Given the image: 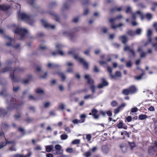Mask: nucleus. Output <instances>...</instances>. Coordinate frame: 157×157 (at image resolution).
<instances>
[{
    "instance_id": "nucleus-1",
    "label": "nucleus",
    "mask_w": 157,
    "mask_h": 157,
    "mask_svg": "<svg viewBox=\"0 0 157 157\" xmlns=\"http://www.w3.org/2000/svg\"><path fill=\"white\" fill-rule=\"evenodd\" d=\"M76 52V50L75 49H72L68 52V54L69 55H72L74 56V58L75 59L82 63L84 67L86 69H88V64L83 59L81 58L77 55H75Z\"/></svg>"
},
{
    "instance_id": "nucleus-2",
    "label": "nucleus",
    "mask_w": 157,
    "mask_h": 157,
    "mask_svg": "<svg viewBox=\"0 0 157 157\" xmlns=\"http://www.w3.org/2000/svg\"><path fill=\"white\" fill-rule=\"evenodd\" d=\"M13 27L14 32L19 34L22 38H24L25 36L29 33V31L27 29L24 28H20L16 25H13Z\"/></svg>"
},
{
    "instance_id": "nucleus-3",
    "label": "nucleus",
    "mask_w": 157,
    "mask_h": 157,
    "mask_svg": "<svg viewBox=\"0 0 157 157\" xmlns=\"http://www.w3.org/2000/svg\"><path fill=\"white\" fill-rule=\"evenodd\" d=\"M19 15L22 20L25 21L30 25H32L33 24L34 21L32 18L25 13L20 12Z\"/></svg>"
},
{
    "instance_id": "nucleus-4",
    "label": "nucleus",
    "mask_w": 157,
    "mask_h": 157,
    "mask_svg": "<svg viewBox=\"0 0 157 157\" xmlns=\"http://www.w3.org/2000/svg\"><path fill=\"white\" fill-rule=\"evenodd\" d=\"M63 44L61 43H56L55 45V47L56 49L57 50V51L52 52V55L54 56H55L59 54L61 56H64V52L63 51L60 50L61 49L63 48Z\"/></svg>"
},
{
    "instance_id": "nucleus-5",
    "label": "nucleus",
    "mask_w": 157,
    "mask_h": 157,
    "mask_svg": "<svg viewBox=\"0 0 157 157\" xmlns=\"http://www.w3.org/2000/svg\"><path fill=\"white\" fill-rule=\"evenodd\" d=\"M85 78L87 80V83L90 85V88L91 89L93 94H94L95 91V87L93 85V84L94 83V81L90 78V76L89 75L86 74L85 75Z\"/></svg>"
},
{
    "instance_id": "nucleus-6",
    "label": "nucleus",
    "mask_w": 157,
    "mask_h": 157,
    "mask_svg": "<svg viewBox=\"0 0 157 157\" xmlns=\"http://www.w3.org/2000/svg\"><path fill=\"white\" fill-rule=\"evenodd\" d=\"M121 18H122V16L120 15L117 16L116 18H112L109 19V21L111 24V27L112 29H115L117 28H119L124 25V24L121 23H120L118 25L116 26L115 25L113 24L114 21L116 19Z\"/></svg>"
},
{
    "instance_id": "nucleus-7",
    "label": "nucleus",
    "mask_w": 157,
    "mask_h": 157,
    "mask_svg": "<svg viewBox=\"0 0 157 157\" xmlns=\"http://www.w3.org/2000/svg\"><path fill=\"white\" fill-rule=\"evenodd\" d=\"M55 150H53V153L56 155L61 154L63 152V150L62 149V147L59 144L55 145Z\"/></svg>"
},
{
    "instance_id": "nucleus-8",
    "label": "nucleus",
    "mask_w": 157,
    "mask_h": 157,
    "mask_svg": "<svg viewBox=\"0 0 157 157\" xmlns=\"http://www.w3.org/2000/svg\"><path fill=\"white\" fill-rule=\"evenodd\" d=\"M41 22L43 26L46 28L52 29H54L56 28V26L54 25H51L48 23L44 20H42Z\"/></svg>"
},
{
    "instance_id": "nucleus-9",
    "label": "nucleus",
    "mask_w": 157,
    "mask_h": 157,
    "mask_svg": "<svg viewBox=\"0 0 157 157\" xmlns=\"http://www.w3.org/2000/svg\"><path fill=\"white\" fill-rule=\"evenodd\" d=\"M24 69L22 67H18L15 68L13 71V74H10V77L12 79H13L14 78V75L16 74L17 73H18L21 72L23 71Z\"/></svg>"
},
{
    "instance_id": "nucleus-10",
    "label": "nucleus",
    "mask_w": 157,
    "mask_h": 157,
    "mask_svg": "<svg viewBox=\"0 0 157 157\" xmlns=\"http://www.w3.org/2000/svg\"><path fill=\"white\" fill-rule=\"evenodd\" d=\"M64 36L68 37L70 40L72 39L73 37L74 36V34L70 31H65L63 33Z\"/></svg>"
},
{
    "instance_id": "nucleus-11",
    "label": "nucleus",
    "mask_w": 157,
    "mask_h": 157,
    "mask_svg": "<svg viewBox=\"0 0 157 157\" xmlns=\"http://www.w3.org/2000/svg\"><path fill=\"white\" fill-rule=\"evenodd\" d=\"M137 51L140 53V56L141 58L144 57L147 54V52L142 51V48L141 47L138 48Z\"/></svg>"
},
{
    "instance_id": "nucleus-12",
    "label": "nucleus",
    "mask_w": 157,
    "mask_h": 157,
    "mask_svg": "<svg viewBox=\"0 0 157 157\" xmlns=\"http://www.w3.org/2000/svg\"><path fill=\"white\" fill-rule=\"evenodd\" d=\"M101 81L102 83L99 84L98 86V87L99 88H102L104 86H107L108 84V83L105 80L104 78H102L101 79Z\"/></svg>"
},
{
    "instance_id": "nucleus-13",
    "label": "nucleus",
    "mask_w": 157,
    "mask_h": 157,
    "mask_svg": "<svg viewBox=\"0 0 157 157\" xmlns=\"http://www.w3.org/2000/svg\"><path fill=\"white\" fill-rule=\"evenodd\" d=\"M124 51H126L128 52L131 53L132 55L134 57L135 56V53L133 49H131L129 47L126 46L124 47Z\"/></svg>"
},
{
    "instance_id": "nucleus-14",
    "label": "nucleus",
    "mask_w": 157,
    "mask_h": 157,
    "mask_svg": "<svg viewBox=\"0 0 157 157\" xmlns=\"http://www.w3.org/2000/svg\"><path fill=\"white\" fill-rule=\"evenodd\" d=\"M5 40L6 41V46H10L12 45L13 39L9 36L5 37Z\"/></svg>"
},
{
    "instance_id": "nucleus-15",
    "label": "nucleus",
    "mask_w": 157,
    "mask_h": 157,
    "mask_svg": "<svg viewBox=\"0 0 157 157\" xmlns=\"http://www.w3.org/2000/svg\"><path fill=\"white\" fill-rule=\"evenodd\" d=\"M136 14H139L140 15V18L141 20H143L144 19V16L143 15V14L141 11H138L136 12V13H133L132 14V17L134 19L136 18Z\"/></svg>"
},
{
    "instance_id": "nucleus-16",
    "label": "nucleus",
    "mask_w": 157,
    "mask_h": 157,
    "mask_svg": "<svg viewBox=\"0 0 157 157\" xmlns=\"http://www.w3.org/2000/svg\"><path fill=\"white\" fill-rule=\"evenodd\" d=\"M32 152H29L27 155H23L16 154L13 156H12L11 157H30L32 155Z\"/></svg>"
},
{
    "instance_id": "nucleus-17",
    "label": "nucleus",
    "mask_w": 157,
    "mask_h": 157,
    "mask_svg": "<svg viewBox=\"0 0 157 157\" xmlns=\"http://www.w3.org/2000/svg\"><path fill=\"white\" fill-rule=\"evenodd\" d=\"M59 65L55 63H48V67L50 68H55L57 67H59Z\"/></svg>"
},
{
    "instance_id": "nucleus-18",
    "label": "nucleus",
    "mask_w": 157,
    "mask_h": 157,
    "mask_svg": "<svg viewBox=\"0 0 157 157\" xmlns=\"http://www.w3.org/2000/svg\"><path fill=\"white\" fill-rule=\"evenodd\" d=\"M128 89L130 91V94H134L135 93L137 90L136 88L134 86H132L130 87Z\"/></svg>"
},
{
    "instance_id": "nucleus-19",
    "label": "nucleus",
    "mask_w": 157,
    "mask_h": 157,
    "mask_svg": "<svg viewBox=\"0 0 157 157\" xmlns=\"http://www.w3.org/2000/svg\"><path fill=\"white\" fill-rule=\"evenodd\" d=\"M117 126L119 128H123L124 129H126L127 128V126L124 125L122 122H120L117 124Z\"/></svg>"
},
{
    "instance_id": "nucleus-20",
    "label": "nucleus",
    "mask_w": 157,
    "mask_h": 157,
    "mask_svg": "<svg viewBox=\"0 0 157 157\" xmlns=\"http://www.w3.org/2000/svg\"><path fill=\"white\" fill-rule=\"evenodd\" d=\"M114 76V78H111V79H116L117 77H121V73L119 71H117L115 75H113Z\"/></svg>"
},
{
    "instance_id": "nucleus-21",
    "label": "nucleus",
    "mask_w": 157,
    "mask_h": 157,
    "mask_svg": "<svg viewBox=\"0 0 157 157\" xmlns=\"http://www.w3.org/2000/svg\"><path fill=\"white\" fill-rule=\"evenodd\" d=\"M86 117V115L85 114H82L80 115V117L81 119V120H80L81 121L80 123H82L85 122Z\"/></svg>"
},
{
    "instance_id": "nucleus-22",
    "label": "nucleus",
    "mask_w": 157,
    "mask_h": 157,
    "mask_svg": "<svg viewBox=\"0 0 157 157\" xmlns=\"http://www.w3.org/2000/svg\"><path fill=\"white\" fill-rule=\"evenodd\" d=\"M102 152L105 153H107L109 151V149L106 145H103L101 147Z\"/></svg>"
},
{
    "instance_id": "nucleus-23",
    "label": "nucleus",
    "mask_w": 157,
    "mask_h": 157,
    "mask_svg": "<svg viewBox=\"0 0 157 157\" xmlns=\"http://www.w3.org/2000/svg\"><path fill=\"white\" fill-rule=\"evenodd\" d=\"M10 8L9 6L0 5V10H6Z\"/></svg>"
},
{
    "instance_id": "nucleus-24",
    "label": "nucleus",
    "mask_w": 157,
    "mask_h": 157,
    "mask_svg": "<svg viewBox=\"0 0 157 157\" xmlns=\"http://www.w3.org/2000/svg\"><path fill=\"white\" fill-rule=\"evenodd\" d=\"M152 34V32L150 29L148 30L147 32V35L148 37L149 38L148 41L149 42H151V36Z\"/></svg>"
},
{
    "instance_id": "nucleus-25",
    "label": "nucleus",
    "mask_w": 157,
    "mask_h": 157,
    "mask_svg": "<svg viewBox=\"0 0 157 157\" xmlns=\"http://www.w3.org/2000/svg\"><path fill=\"white\" fill-rule=\"evenodd\" d=\"M107 71L109 72V75L111 78L114 77V76H113V75H112V68L108 67L107 68Z\"/></svg>"
},
{
    "instance_id": "nucleus-26",
    "label": "nucleus",
    "mask_w": 157,
    "mask_h": 157,
    "mask_svg": "<svg viewBox=\"0 0 157 157\" xmlns=\"http://www.w3.org/2000/svg\"><path fill=\"white\" fill-rule=\"evenodd\" d=\"M120 38L122 43L123 44H125L128 41L127 38L124 35L121 36Z\"/></svg>"
},
{
    "instance_id": "nucleus-27",
    "label": "nucleus",
    "mask_w": 157,
    "mask_h": 157,
    "mask_svg": "<svg viewBox=\"0 0 157 157\" xmlns=\"http://www.w3.org/2000/svg\"><path fill=\"white\" fill-rule=\"evenodd\" d=\"M152 120L154 121V128L155 132H157V118H153Z\"/></svg>"
},
{
    "instance_id": "nucleus-28",
    "label": "nucleus",
    "mask_w": 157,
    "mask_h": 157,
    "mask_svg": "<svg viewBox=\"0 0 157 157\" xmlns=\"http://www.w3.org/2000/svg\"><path fill=\"white\" fill-rule=\"evenodd\" d=\"M57 74H58L59 76L61 78V79L63 81H64L65 80L66 78V77L61 72H58Z\"/></svg>"
},
{
    "instance_id": "nucleus-29",
    "label": "nucleus",
    "mask_w": 157,
    "mask_h": 157,
    "mask_svg": "<svg viewBox=\"0 0 157 157\" xmlns=\"http://www.w3.org/2000/svg\"><path fill=\"white\" fill-rule=\"evenodd\" d=\"M53 145H51L47 146L46 147V150L47 151L50 152L52 150H53Z\"/></svg>"
},
{
    "instance_id": "nucleus-30",
    "label": "nucleus",
    "mask_w": 157,
    "mask_h": 157,
    "mask_svg": "<svg viewBox=\"0 0 157 157\" xmlns=\"http://www.w3.org/2000/svg\"><path fill=\"white\" fill-rule=\"evenodd\" d=\"M127 34L131 36H134L135 35V31L130 30L127 32Z\"/></svg>"
},
{
    "instance_id": "nucleus-31",
    "label": "nucleus",
    "mask_w": 157,
    "mask_h": 157,
    "mask_svg": "<svg viewBox=\"0 0 157 157\" xmlns=\"http://www.w3.org/2000/svg\"><path fill=\"white\" fill-rule=\"evenodd\" d=\"M36 93L38 94H42L43 93L44 91L43 89L40 88H37L35 90Z\"/></svg>"
},
{
    "instance_id": "nucleus-32",
    "label": "nucleus",
    "mask_w": 157,
    "mask_h": 157,
    "mask_svg": "<svg viewBox=\"0 0 157 157\" xmlns=\"http://www.w3.org/2000/svg\"><path fill=\"white\" fill-rule=\"evenodd\" d=\"M94 98V96L93 95H87L85 96L84 98L85 100H88L89 99H93Z\"/></svg>"
},
{
    "instance_id": "nucleus-33",
    "label": "nucleus",
    "mask_w": 157,
    "mask_h": 157,
    "mask_svg": "<svg viewBox=\"0 0 157 157\" xmlns=\"http://www.w3.org/2000/svg\"><path fill=\"white\" fill-rule=\"evenodd\" d=\"M142 31V29H137L136 31H135V35H140Z\"/></svg>"
},
{
    "instance_id": "nucleus-34",
    "label": "nucleus",
    "mask_w": 157,
    "mask_h": 157,
    "mask_svg": "<svg viewBox=\"0 0 157 157\" xmlns=\"http://www.w3.org/2000/svg\"><path fill=\"white\" fill-rule=\"evenodd\" d=\"M122 94L124 95H128L130 94L129 89H125L122 91Z\"/></svg>"
},
{
    "instance_id": "nucleus-35",
    "label": "nucleus",
    "mask_w": 157,
    "mask_h": 157,
    "mask_svg": "<svg viewBox=\"0 0 157 157\" xmlns=\"http://www.w3.org/2000/svg\"><path fill=\"white\" fill-rule=\"evenodd\" d=\"M68 136L66 134H63L60 136V138L62 140H65L67 139Z\"/></svg>"
},
{
    "instance_id": "nucleus-36",
    "label": "nucleus",
    "mask_w": 157,
    "mask_h": 157,
    "mask_svg": "<svg viewBox=\"0 0 157 157\" xmlns=\"http://www.w3.org/2000/svg\"><path fill=\"white\" fill-rule=\"evenodd\" d=\"M80 142V140L79 139H76L73 140L72 142V144H78Z\"/></svg>"
},
{
    "instance_id": "nucleus-37",
    "label": "nucleus",
    "mask_w": 157,
    "mask_h": 157,
    "mask_svg": "<svg viewBox=\"0 0 157 157\" xmlns=\"http://www.w3.org/2000/svg\"><path fill=\"white\" fill-rule=\"evenodd\" d=\"M147 118V116L146 115H140L139 116V118L140 120H143Z\"/></svg>"
},
{
    "instance_id": "nucleus-38",
    "label": "nucleus",
    "mask_w": 157,
    "mask_h": 157,
    "mask_svg": "<svg viewBox=\"0 0 157 157\" xmlns=\"http://www.w3.org/2000/svg\"><path fill=\"white\" fill-rule=\"evenodd\" d=\"M50 105L51 103L48 101L46 102L44 104V107L46 108L49 107L50 106Z\"/></svg>"
},
{
    "instance_id": "nucleus-39",
    "label": "nucleus",
    "mask_w": 157,
    "mask_h": 157,
    "mask_svg": "<svg viewBox=\"0 0 157 157\" xmlns=\"http://www.w3.org/2000/svg\"><path fill=\"white\" fill-rule=\"evenodd\" d=\"M52 15L53 16V19H55L56 21H58L59 20L57 14L55 13H53Z\"/></svg>"
},
{
    "instance_id": "nucleus-40",
    "label": "nucleus",
    "mask_w": 157,
    "mask_h": 157,
    "mask_svg": "<svg viewBox=\"0 0 157 157\" xmlns=\"http://www.w3.org/2000/svg\"><path fill=\"white\" fill-rule=\"evenodd\" d=\"M91 154V152L90 150L89 151H87L84 154V155L86 157H89L90 156Z\"/></svg>"
},
{
    "instance_id": "nucleus-41",
    "label": "nucleus",
    "mask_w": 157,
    "mask_h": 157,
    "mask_svg": "<svg viewBox=\"0 0 157 157\" xmlns=\"http://www.w3.org/2000/svg\"><path fill=\"white\" fill-rule=\"evenodd\" d=\"M66 151L69 153H72L73 152V149L71 148H68L66 149Z\"/></svg>"
},
{
    "instance_id": "nucleus-42",
    "label": "nucleus",
    "mask_w": 157,
    "mask_h": 157,
    "mask_svg": "<svg viewBox=\"0 0 157 157\" xmlns=\"http://www.w3.org/2000/svg\"><path fill=\"white\" fill-rule=\"evenodd\" d=\"M152 17L151 14L149 13L147 14L145 16V17L148 20H150L152 18Z\"/></svg>"
},
{
    "instance_id": "nucleus-43",
    "label": "nucleus",
    "mask_w": 157,
    "mask_h": 157,
    "mask_svg": "<svg viewBox=\"0 0 157 157\" xmlns=\"http://www.w3.org/2000/svg\"><path fill=\"white\" fill-rule=\"evenodd\" d=\"M131 12V8L130 6H128L126 8V12L127 13H130Z\"/></svg>"
},
{
    "instance_id": "nucleus-44",
    "label": "nucleus",
    "mask_w": 157,
    "mask_h": 157,
    "mask_svg": "<svg viewBox=\"0 0 157 157\" xmlns=\"http://www.w3.org/2000/svg\"><path fill=\"white\" fill-rule=\"evenodd\" d=\"M91 138V136L90 134H87L86 135V139L88 141H89L90 140Z\"/></svg>"
},
{
    "instance_id": "nucleus-45",
    "label": "nucleus",
    "mask_w": 157,
    "mask_h": 157,
    "mask_svg": "<svg viewBox=\"0 0 157 157\" xmlns=\"http://www.w3.org/2000/svg\"><path fill=\"white\" fill-rule=\"evenodd\" d=\"M144 75V74H142L141 75L137 76H136L135 77V78L136 79H137V80H139L141 79L142 78V76Z\"/></svg>"
},
{
    "instance_id": "nucleus-46",
    "label": "nucleus",
    "mask_w": 157,
    "mask_h": 157,
    "mask_svg": "<svg viewBox=\"0 0 157 157\" xmlns=\"http://www.w3.org/2000/svg\"><path fill=\"white\" fill-rule=\"evenodd\" d=\"M80 120H78L77 119H75L72 121V122L74 124H78L80 123Z\"/></svg>"
},
{
    "instance_id": "nucleus-47",
    "label": "nucleus",
    "mask_w": 157,
    "mask_h": 157,
    "mask_svg": "<svg viewBox=\"0 0 157 157\" xmlns=\"http://www.w3.org/2000/svg\"><path fill=\"white\" fill-rule=\"evenodd\" d=\"M91 112L92 113V116L97 114L98 111L95 109H93L92 110Z\"/></svg>"
},
{
    "instance_id": "nucleus-48",
    "label": "nucleus",
    "mask_w": 157,
    "mask_h": 157,
    "mask_svg": "<svg viewBox=\"0 0 157 157\" xmlns=\"http://www.w3.org/2000/svg\"><path fill=\"white\" fill-rule=\"evenodd\" d=\"M118 103L115 101H113L111 102V105L112 106L115 107L117 105Z\"/></svg>"
},
{
    "instance_id": "nucleus-49",
    "label": "nucleus",
    "mask_w": 157,
    "mask_h": 157,
    "mask_svg": "<svg viewBox=\"0 0 157 157\" xmlns=\"http://www.w3.org/2000/svg\"><path fill=\"white\" fill-rule=\"evenodd\" d=\"M46 48V46L44 45H40L39 46V49L40 50H44Z\"/></svg>"
},
{
    "instance_id": "nucleus-50",
    "label": "nucleus",
    "mask_w": 157,
    "mask_h": 157,
    "mask_svg": "<svg viewBox=\"0 0 157 157\" xmlns=\"http://www.w3.org/2000/svg\"><path fill=\"white\" fill-rule=\"evenodd\" d=\"M11 69L9 67H7L5 68L4 69L2 70V72H6L10 71L11 70Z\"/></svg>"
},
{
    "instance_id": "nucleus-51",
    "label": "nucleus",
    "mask_w": 157,
    "mask_h": 157,
    "mask_svg": "<svg viewBox=\"0 0 157 157\" xmlns=\"http://www.w3.org/2000/svg\"><path fill=\"white\" fill-rule=\"evenodd\" d=\"M132 65V63L131 61H129L126 62V66L128 67H130Z\"/></svg>"
},
{
    "instance_id": "nucleus-52",
    "label": "nucleus",
    "mask_w": 157,
    "mask_h": 157,
    "mask_svg": "<svg viewBox=\"0 0 157 157\" xmlns=\"http://www.w3.org/2000/svg\"><path fill=\"white\" fill-rule=\"evenodd\" d=\"M128 143L129 144V145L131 147V149L132 150L133 148V147H135V145L134 143V142H132V143H130L129 142H128Z\"/></svg>"
},
{
    "instance_id": "nucleus-53",
    "label": "nucleus",
    "mask_w": 157,
    "mask_h": 157,
    "mask_svg": "<svg viewBox=\"0 0 157 157\" xmlns=\"http://www.w3.org/2000/svg\"><path fill=\"white\" fill-rule=\"evenodd\" d=\"M65 130L67 133H70L71 132V130L68 127H66L64 128Z\"/></svg>"
},
{
    "instance_id": "nucleus-54",
    "label": "nucleus",
    "mask_w": 157,
    "mask_h": 157,
    "mask_svg": "<svg viewBox=\"0 0 157 157\" xmlns=\"http://www.w3.org/2000/svg\"><path fill=\"white\" fill-rule=\"evenodd\" d=\"M126 105V104L125 103H123L121 104V105L119 106L118 107L121 110Z\"/></svg>"
},
{
    "instance_id": "nucleus-55",
    "label": "nucleus",
    "mask_w": 157,
    "mask_h": 157,
    "mask_svg": "<svg viewBox=\"0 0 157 157\" xmlns=\"http://www.w3.org/2000/svg\"><path fill=\"white\" fill-rule=\"evenodd\" d=\"M8 150H10L11 151H15L16 150V148L15 146H13L9 148Z\"/></svg>"
},
{
    "instance_id": "nucleus-56",
    "label": "nucleus",
    "mask_w": 157,
    "mask_h": 157,
    "mask_svg": "<svg viewBox=\"0 0 157 157\" xmlns=\"http://www.w3.org/2000/svg\"><path fill=\"white\" fill-rule=\"evenodd\" d=\"M66 64L69 67H70L71 66H73V63L70 62H67L66 63Z\"/></svg>"
},
{
    "instance_id": "nucleus-57",
    "label": "nucleus",
    "mask_w": 157,
    "mask_h": 157,
    "mask_svg": "<svg viewBox=\"0 0 157 157\" xmlns=\"http://www.w3.org/2000/svg\"><path fill=\"white\" fill-rule=\"evenodd\" d=\"M65 107V106L63 104H60L59 107V108L60 109H61L63 110L64 109Z\"/></svg>"
},
{
    "instance_id": "nucleus-58",
    "label": "nucleus",
    "mask_w": 157,
    "mask_h": 157,
    "mask_svg": "<svg viewBox=\"0 0 157 157\" xmlns=\"http://www.w3.org/2000/svg\"><path fill=\"white\" fill-rule=\"evenodd\" d=\"M6 143L7 144H13L15 143L14 141H8L7 139H6Z\"/></svg>"
},
{
    "instance_id": "nucleus-59",
    "label": "nucleus",
    "mask_w": 157,
    "mask_h": 157,
    "mask_svg": "<svg viewBox=\"0 0 157 157\" xmlns=\"http://www.w3.org/2000/svg\"><path fill=\"white\" fill-rule=\"evenodd\" d=\"M90 52V49H87L84 52V53L85 55H89Z\"/></svg>"
},
{
    "instance_id": "nucleus-60",
    "label": "nucleus",
    "mask_w": 157,
    "mask_h": 157,
    "mask_svg": "<svg viewBox=\"0 0 157 157\" xmlns=\"http://www.w3.org/2000/svg\"><path fill=\"white\" fill-rule=\"evenodd\" d=\"M97 147H92L91 149L90 150V151H91L92 152H94L96 151L97 149Z\"/></svg>"
},
{
    "instance_id": "nucleus-61",
    "label": "nucleus",
    "mask_w": 157,
    "mask_h": 157,
    "mask_svg": "<svg viewBox=\"0 0 157 157\" xmlns=\"http://www.w3.org/2000/svg\"><path fill=\"white\" fill-rule=\"evenodd\" d=\"M6 143L2 142L0 144V148H2L4 147L5 146L6 144Z\"/></svg>"
},
{
    "instance_id": "nucleus-62",
    "label": "nucleus",
    "mask_w": 157,
    "mask_h": 157,
    "mask_svg": "<svg viewBox=\"0 0 157 157\" xmlns=\"http://www.w3.org/2000/svg\"><path fill=\"white\" fill-rule=\"evenodd\" d=\"M126 119L128 122H130L132 120V117L130 116H128L126 118Z\"/></svg>"
},
{
    "instance_id": "nucleus-63",
    "label": "nucleus",
    "mask_w": 157,
    "mask_h": 157,
    "mask_svg": "<svg viewBox=\"0 0 157 157\" xmlns=\"http://www.w3.org/2000/svg\"><path fill=\"white\" fill-rule=\"evenodd\" d=\"M120 110L121 109L119 108L118 107L117 108L115 109L114 110V113L115 114H116L118 113Z\"/></svg>"
},
{
    "instance_id": "nucleus-64",
    "label": "nucleus",
    "mask_w": 157,
    "mask_h": 157,
    "mask_svg": "<svg viewBox=\"0 0 157 157\" xmlns=\"http://www.w3.org/2000/svg\"><path fill=\"white\" fill-rule=\"evenodd\" d=\"M152 46L153 47H155V51H157V43H152Z\"/></svg>"
}]
</instances>
